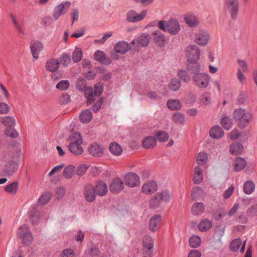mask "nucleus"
Segmentation results:
<instances>
[{
  "label": "nucleus",
  "mask_w": 257,
  "mask_h": 257,
  "mask_svg": "<svg viewBox=\"0 0 257 257\" xmlns=\"http://www.w3.org/2000/svg\"><path fill=\"white\" fill-rule=\"evenodd\" d=\"M124 182L130 187H135L140 184V179L135 173H128L124 177Z\"/></svg>",
  "instance_id": "nucleus-12"
},
{
  "label": "nucleus",
  "mask_w": 257,
  "mask_h": 257,
  "mask_svg": "<svg viewBox=\"0 0 257 257\" xmlns=\"http://www.w3.org/2000/svg\"><path fill=\"white\" fill-rule=\"evenodd\" d=\"M18 236L22 238L23 243L28 245L31 243L33 240V236L26 224L22 225L18 230Z\"/></svg>",
  "instance_id": "nucleus-7"
},
{
  "label": "nucleus",
  "mask_w": 257,
  "mask_h": 257,
  "mask_svg": "<svg viewBox=\"0 0 257 257\" xmlns=\"http://www.w3.org/2000/svg\"><path fill=\"white\" fill-rule=\"evenodd\" d=\"M20 154L13 156L4 167L3 172L7 176H12L16 173L19 167L20 162Z\"/></svg>",
  "instance_id": "nucleus-5"
},
{
  "label": "nucleus",
  "mask_w": 257,
  "mask_h": 257,
  "mask_svg": "<svg viewBox=\"0 0 257 257\" xmlns=\"http://www.w3.org/2000/svg\"><path fill=\"white\" fill-rule=\"evenodd\" d=\"M161 203L162 202L159 197L157 196V193L150 200V205L152 208H156L159 207Z\"/></svg>",
  "instance_id": "nucleus-56"
},
{
  "label": "nucleus",
  "mask_w": 257,
  "mask_h": 257,
  "mask_svg": "<svg viewBox=\"0 0 257 257\" xmlns=\"http://www.w3.org/2000/svg\"><path fill=\"white\" fill-rule=\"evenodd\" d=\"M70 56L66 53H63L60 58V62L62 65L66 67L71 63Z\"/></svg>",
  "instance_id": "nucleus-58"
},
{
  "label": "nucleus",
  "mask_w": 257,
  "mask_h": 257,
  "mask_svg": "<svg viewBox=\"0 0 257 257\" xmlns=\"http://www.w3.org/2000/svg\"><path fill=\"white\" fill-rule=\"evenodd\" d=\"M223 131L218 125L212 126L209 131L210 137L213 139H219L223 136Z\"/></svg>",
  "instance_id": "nucleus-27"
},
{
  "label": "nucleus",
  "mask_w": 257,
  "mask_h": 257,
  "mask_svg": "<svg viewBox=\"0 0 257 257\" xmlns=\"http://www.w3.org/2000/svg\"><path fill=\"white\" fill-rule=\"evenodd\" d=\"M52 197V194L50 192L44 193L39 198L38 203L40 205H44L49 202Z\"/></svg>",
  "instance_id": "nucleus-47"
},
{
  "label": "nucleus",
  "mask_w": 257,
  "mask_h": 257,
  "mask_svg": "<svg viewBox=\"0 0 257 257\" xmlns=\"http://www.w3.org/2000/svg\"><path fill=\"white\" fill-rule=\"evenodd\" d=\"M203 171L199 167H196L194 169V174L193 178L195 184H200L203 180Z\"/></svg>",
  "instance_id": "nucleus-36"
},
{
  "label": "nucleus",
  "mask_w": 257,
  "mask_h": 257,
  "mask_svg": "<svg viewBox=\"0 0 257 257\" xmlns=\"http://www.w3.org/2000/svg\"><path fill=\"white\" fill-rule=\"evenodd\" d=\"M157 145V140L155 137L148 136L142 142L143 147L146 149L154 148Z\"/></svg>",
  "instance_id": "nucleus-28"
},
{
  "label": "nucleus",
  "mask_w": 257,
  "mask_h": 257,
  "mask_svg": "<svg viewBox=\"0 0 257 257\" xmlns=\"http://www.w3.org/2000/svg\"><path fill=\"white\" fill-rule=\"evenodd\" d=\"M124 187L123 182L119 178H115L109 186V190L112 193H118Z\"/></svg>",
  "instance_id": "nucleus-17"
},
{
  "label": "nucleus",
  "mask_w": 257,
  "mask_h": 257,
  "mask_svg": "<svg viewBox=\"0 0 257 257\" xmlns=\"http://www.w3.org/2000/svg\"><path fill=\"white\" fill-rule=\"evenodd\" d=\"M233 117L238 121V125L240 128L246 127L252 118V114L249 112H245V109L241 108L235 109L233 113Z\"/></svg>",
  "instance_id": "nucleus-3"
},
{
  "label": "nucleus",
  "mask_w": 257,
  "mask_h": 257,
  "mask_svg": "<svg viewBox=\"0 0 257 257\" xmlns=\"http://www.w3.org/2000/svg\"><path fill=\"white\" fill-rule=\"evenodd\" d=\"M187 69L188 71L190 72L191 73L195 74L197 73H199L200 70V66L198 62H188V64L187 65Z\"/></svg>",
  "instance_id": "nucleus-41"
},
{
  "label": "nucleus",
  "mask_w": 257,
  "mask_h": 257,
  "mask_svg": "<svg viewBox=\"0 0 257 257\" xmlns=\"http://www.w3.org/2000/svg\"><path fill=\"white\" fill-rule=\"evenodd\" d=\"M189 243L191 247L197 248L200 246L201 243V238L198 235H193L190 237Z\"/></svg>",
  "instance_id": "nucleus-43"
},
{
  "label": "nucleus",
  "mask_w": 257,
  "mask_h": 257,
  "mask_svg": "<svg viewBox=\"0 0 257 257\" xmlns=\"http://www.w3.org/2000/svg\"><path fill=\"white\" fill-rule=\"evenodd\" d=\"M96 98H98V100L96 101V102L94 104V105L92 106V110L93 111L95 112L98 111L101 108L103 100L102 99V97H100V95L99 96H96L94 97V100L90 103L91 104L93 102H94L95 100H96Z\"/></svg>",
  "instance_id": "nucleus-57"
},
{
  "label": "nucleus",
  "mask_w": 257,
  "mask_h": 257,
  "mask_svg": "<svg viewBox=\"0 0 257 257\" xmlns=\"http://www.w3.org/2000/svg\"><path fill=\"white\" fill-rule=\"evenodd\" d=\"M95 192L94 187L91 184H87L84 189V197L88 202H93L95 199Z\"/></svg>",
  "instance_id": "nucleus-18"
},
{
  "label": "nucleus",
  "mask_w": 257,
  "mask_h": 257,
  "mask_svg": "<svg viewBox=\"0 0 257 257\" xmlns=\"http://www.w3.org/2000/svg\"><path fill=\"white\" fill-rule=\"evenodd\" d=\"M2 123L7 127H13L16 124V120L13 116H7L2 118Z\"/></svg>",
  "instance_id": "nucleus-45"
},
{
  "label": "nucleus",
  "mask_w": 257,
  "mask_h": 257,
  "mask_svg": "<svg viewBox=\"0 0 257 257\" xmlns=\"http://www.w3.org/2000/svg\"><path fill=\"white\" fill-rule=\"evenodd\" d=\"M186 55L188 58V62H198L200 53L199 48L194 45H190L186 48Z\"/></svg>",
  "instance_id": "nucleus-8"
},
{
  "label": "nucleus",
  "mask_w": 257,
  "mask_h": 257,
  "mask_svg": "<svg viewBox=\"0 0 257 257\" xmlns=\"http://www.w3.org/2000/svg\"><path fill=\"white\" fill-rule=\"evenodd\" d=\"M243 145L238 142L234 143L230 146L229 153L231 155H238L241 154L243 151Z\"/></svg>",
  "instance_id": "nucleus-30"
},
{
  "label": "nucleus",
  "mask_w": 257,
  "mask_h": 257,
  "mask_svg": "<svg viewBox=\"0 0 257 257\" xmlns=\"http://www.w3.org/2000/svg\"><path fill=\"white\" fill-rule=\"evenodd\" d=\"M71 3L69 1H64L55 7L53 17L55 20H57L61 15L65 14L69 9Z\"/></svg>",
  "instance_id": "nucleus-10"
},
{
  "label": "nucleus",
  "mask_w": 257,
  "mask_h": 257,
  "mask_svg": "<svg viewBox=\"0 0 257 257\" xmlns=\"http://www.w3.org/2000/svg\"><path fill=\"white\" fill-rule=\"evenodd\" d=\"M246 162L244 158L236 157L233 161L234 170L235 172H239L243 169L246 166Z\"/></svg>",
  "instance_id": "nucleus-31"
},
{
  "label": "nucleus",
  "mask_w": 257,
  "mask_h": 257,
  "mask_svg": "<svg viewBox=\"0 0 257 257\" xmlns=\"http://www.w3.org/2000/svg\"><path fill=\"white\" fill-rule=\"evenodd\" d=\"M70 86V83L68 80H63L59 81L56 86V88L61 91L67 90Z\"/></svg>",
  "instance_id": "nucleus-53"
},
{
  "label": "nucleus",
  "mask_w": 257,
  "mask_h": 257,
  "mask_svg": "<svg viewBox=\"0 0 257 257\" xmlns=\"http://www.w3.org/2000/svg\"><path fill=\"white\" fill-rule=\"evenodd\" d=\"M181 87V81L177 78H172L168 84L169 89L172 91H177Z\"/></svg>",
  "instance_id": "nucleus-42"
},
{
  "label": "nucleus",
  "mask_w": 257,
  "mask_h": 257,
  "mask_svg": "<svg viewBox=\"0 0 257 257\" xmlns=\"http://www.w3.org/2000/svg\"><path fill=\"white\" fill-rule=\"evenodd\" d=\"M205 207L201 202L194 203L191 207V213L193 215L199 216L204 212Z\"/></svg>",
  "instance_id": "nucleus-32"
},
{
  "label": "nucleus",
  "mask_w": 257,
  "mask_h": 257,
  "mask_svg": "<svg viewBox=\"0 0 257 257\" xmlns=\"http://www.w3.org/2000/svg\"><path fill=\"white\" fill-rule=\"evenodd\" d=\"M129 49V44L124 41H119L114 46V50L118 53L125 54Z\"/></svg>",
  "instance_id": "nucleus-25"
},
{
  "label": "nucleus",
  "mask_w": 257,
  "mask_h": 257,
  "mask_svg": "<svg viewBox=\"0 0 257 257\" xmlns=\"http://www.w3.org/2000/svg\"><path fill=\"white\" fill-rule=\"evenodd\" d=\"M210 77L205 73H199L193 75L192 80L198 87L204 89L206 88L209 83Z\"/></svg>",
  "instance_id": "nucleus-6"
},
{
  "label": "nucleus",
  "mask_w": 257,
  "mask_h": 257,
  "mask_svg": "<svg viewBox=\"0 0 257 257\" xmlns=\"http://www.w3.org/2000/svg\"><path fill=\"white\" fill-rule=\"evenodd\" d=\"M224 4L230 13L232 19H236L239 10L238 0H224Z\"/></svg>",
  "instance_id": "nucleus-11"
},
{
  "label": "nucleus",
  "mask_w": 257,
  "mask_h": 257,
  "mask_svg": "<svg viewBox=\"0 0 257 257\" xmlns=\"http://www.w3.org/2000/svg\"><path fill=\"white\" fill-rule=\"evenodd\" d=\"M89 168V166L86 164L79 165L76 169V174L78 176L83 175Z\"/></svg>",
  "instance_id": "nucleus-63"
},
{
  "label": "nucleus",
  "mask_w": 257,
  "mask_h": 257,
  "mask_svg": "<svg viewBox=\"0 0 257 257\" xmlns=\"http://www.w3.org/2000/svg\"><path fill=\"white\" fill-rule=\"evenodd\" d=\"M60 67V62L55 59H50L46 63V68L47 71L54 72L57 71Z\"/></svg>",
  "instance_id": "nucleus-23"
},
{
  "label": "nucleus",
  "mask_w": 257,
  "mask_h": 257,
  "mask_svg": "<svg viewBox=\"0 0 257 257\" xmlns=\"http://www.w3.org/2000/svg\"><path fill=\"white\" fill-rule=\"evenodd\" d=\"M221 125L224 129L229 130L232 126V121L231 118L228 116L223 117L221 120Z\"/></svg>",
  "instance_id": "nucleus-48"
},
{
  "label": "nucleus",
  "mask_w": 257,
  "mask_h": 257,
  "mask_svg": "<svg viewBox=\"0 0 257 257\" xmlns=\"http://www.w3.org/2000/svg\"><path fill=\"white\" fill-rule=\"evenodd\" d=\"M208 156L205 152H200L196 158L197 163L198 165H202L207 162Z\"/></svg>",
  "instance_id": "nucleus-54"
},
{
  "label": "nucleus",
  "mask_w": 257,
  "mask_h": 257,
  "mask_svg": "<svg viewBox=\"0 0 257 257\" xmlns=\"http://www.w3.org/2000/svg\"><path fill=\"white\" fill-rule=\"evenodd\" d=\"M146 15V11H143L140 14H138L134 11H130L127 14V20L132 23L138 22L143 19Z\"/></svg>",
  "instance_id": "nucleus-15"
},
{
  "label": "nucleus",
  "mask_w": 257,
  "mask_h": 257,
  "mask_svg": "<svg viewBox=\"0 0 257 257\" xmlns=\"http://www.w3.org/2000/svg\"><path fill=\"white\" fill-rule=\"evenodd\" d=\"M18 189V183L15 181L6 185L4 188V190L9 194L15 195L17 193Z\"/></svg>",
  "instance_id": "nucleus-40"
},
{
  "label": "nucleus",
  "mask_w": 257,
  "mask_h": 257,
  "mask_svg": "<svg viewBox=\"0 0 257 257\" xmlns=\"http://www.w3.org/2000/svg\"><path fill=\"white\" fill-rule=\"evenodd\" d=\"M242 244L241 240L240 238H236L231 241L229 245L230 249L236 252L237 251Z\"/></svg>",
  "instance_id": "nucleus-51"
},
{
  "label": "nucleus",
  "mask_w": 257,
  "mask_h": 257,
  "mask_svg": "<svg viewBox=\"0 0 257 257\" xmlns=\"http://www.w3.org/2000/svg\"><path fill=\"white\" fill-rule=\"evenodd\" d=\"M82 50L80 48H77L72 53V60L74 62L77 63L79 62L82 57Z\"/></svg>",
  "instance_id": "nucleus-52"
},
{
  "label": "nucleus",
  "mask_w": 257,
  "mask_h": 257,
  "mask_svg": "<svg viewBox=\"0 0 257 257\" xmlns=\"http://www.w3.org/2000/svg\"><path fill=\"white\" fill-rule=\"evenodd\" d=\"M86 81L83 79H79L76 84L77 89L79 91L84 90L85 97L87 99L88 105L94 100V97L99 96L103 91V86L100 83L95 85L94 89L91 86H86Z\"/></svg>",
  "instance_id": "nucleus-1"
},
{
  "label": "nucleus",
  "mask_w": 257,
  "mask_h": 257,
  "mask_svg": "<svg viewBox=\"0 0 257 257\" xmlns=\"http://www.w3.org/2000/svg\"><path fill=\"white\" fill-rule=\"evenodd\" d=\"M158 189V184L154 180H149L143 185L142 190L143 193L148 195H151Z\"/></svg>",
  "instance_id": "nucleus-13"
},
{
  "label": "nucleus",
  "mask_w": 257,
  "mask_h": 257,
  "mask_svg": "<svg viewBox=\"0 0 257 257\" xmlns=\"http://www.w3.org/2000/svg\"><path fill=\"white\" fill-rule=\"evenodd\" d=\"M157 196L159 197L161 202L167 204L171 200V194L168 189H164L157 193Z\"/></svg>",
  "instance_id": "nucleus-29"
},
{
  "label": "nucleus",
  "mask_w": 257,
  "mask_h": 257,
  "mask_svg": "<svg viewBox=\"0 0 257 257\" xmlns=\"http://www.w3.org/2000/svg\"><path fill=\"white\" fill-rule=\"evenodd\" d=\"M43 44L39 41L32 40L30 42L31 51L35 59L39 58V53L43 49Z\"/></svg>",
  "instance_id": "nucleus-14"
},
{
  "label": "nucleus",
  "mask_w": 257,
  "mask_h": 257,
  "mask_svg": "<svg viewBox=\"0 0 257 257\" xmlns=\"http://www.w3.org/2000/svg\"><path fill=\"white\" fill-rule=\"evenodd\" d=\"M173 121L177 124H183L185 122L184 115L180 112H176L173 115Z\"/></svg>",
  "instance_id": "nucleus-50"
},
{
  "label": "nucleus",
  "mask_w": 257,
  "mask_h": 257,
  "mask_svg": "<svg viewBox=\"0 0 257 257\" xmlns=\"http://www.w3.org/2000/svg\"><path fill=\"white\" fill-rule=\"evenodd\" d=\"M168 108L172 110H180L182 107V104L178 99H170L167 101Z\"/></svg>",
  "instance_id": "nucleus-38"
},
{
  "label": "nucleus",
  "mask_w": 257,
  "mask_h": 257,
  "mask_svg": "<svg viewBox=\"0 0 257 257\" xmlns=\"http://www.w3.org/2000/svg\"><path fill=\"white\" fill-rule=\"evenodd\" d=\"M36 207V205L32 206L31 210L29 211V214L32 219V222L34 224L37 223L40 219L38 212L35 211Z\"/></svg>",
  "instance_id": "nucleus-44"
},
{
  "label": "nucleus",
  "mask_w": 257,
  "mask_h": 257,
  "mask_svg": "<svg viewBox=\"0 0 257 257\" xmlns=\"http://www.w3.org/2000/svg\"><path fill=\"white\" fill-rule=\"evenodd\" d=\"M150 42V36L148 34L144 33L141 35L138 39L133 40L131 44L137 45L142 47H147L148 46Z\"/></svg>",
  "instance_id": "nucleus-19"
},
{
  "label": "nucleus",
  "mask_w": 257,
  "mask_h": 257,
  "mask_svg": "<svg viewBox=\"0 0 257 257\" xmlns=\"http://www.w3.org/2000/svg\"><path fill=\"white\" fill-rule=\"evenodd\" d=\"M105 148L99 144L94 143L88 148L89 153L94 157H100L103 153Z\"/></svg>",
  "instance_id": "nucleus-16"
},
{
  "label": "nucleus",
  "mask_w": 257,
  "mask_h": 257,
  "mask_svg": "<svg viewBox=\"0 0 257 257\" xmlns=\"http://www.w3.org/2000/svg\"><path fill=\"white\" fill-rule=\"evenodd\" d=\"M155 136L156 140L161 142H165L169 139V135L165 131H157L155 133Z\"/></svg>",
  "instance_id": "nucleus-46"
},
{
  "label": "nucleus",
  "mask_w": 257,
  "mask_h": 257,
  "mask_svg": "<svg viewBox=\"0 0 257 257\" xmlns=\"http://www.w3.org/2000/svg\"><path fill=\"white\" fill-rule=\"evenodd\" d=\"M244 192L247 195L252 194L255 190V184L250 180L246 181L243 186Z\"/></svg>",
  "instance_id": "nucleus-39"
},
{
  "label": "nucleus",
  "mask_w": 257,
  "mask_h": 257,
  "mask_svg": "<svg viewBox=\"0 0 257 257\" xmlns=\"http://www.w3.org/2000/svg\"><path fill=\"white\" fill-rule=\"evenodd\" d=\"M158 27L164 32H167L171 35H175L179 33L181 28L179 22L174 19L168 21H160L158 22Z\"/></svg>",
  "instance_id": "nucleus-4"
},
{
  "label": "nucleus",
  "mask_w": 257,
  "mask_h": 257,
  "mask_svg": "<svg viewBox=\"0 0 257 257\" xmlns=\"http://www.w3.org/2000/svg\"><path fill=\"white\" fill-rule=\"evenodd\" d=\"M92 118V114L89 109L83 110L80 115V119L83 123H88L91 121Z\"/></svg>",
  "instance_id": "nucleus-37"
},
{
  "label": "nucleus",
  "mask_w": 257,
  "mask_h": 257,
  "mask_svg": "<svg viewBox=\"0 0 257 257\" xmlns=\"http://www.w3.org/2000/svg\"><path fill=\"white\" fill-rule=\"evenodd\" d=\"M177 76L179 79L180 81H182L183 82H185L186 83H189L191 80V76H190L188 72L183 69H180L178 71Z\"/></svg>",
  "instance_id": "nucleus-35"
},
{
  "label": "nucleus",
  "mask_w": 257,
  "mask_h": 257,
  "mask_svg": "<svg viewBox=\"0 0 257 257\" xmlns=\"http://www.w3.org/2000/svg\"><path fill=\"white\" fill-rule=\"evenodd\" d=\"M154 41L159 46H164L166 43V38L164 34L158 30L154 31L152 33Z\"/></svg>",
  "instance_id": "nucleus-22"
},
{
  "label": "nucleus",
  "mask_w": 257,
  "mask_h": 257,
  "mask_svg": "<svg viewBox=\"0 0 257 257\" xmlns=\"http://www.w3.org/2000/svg\"><path fill=\"white\" fill-rule=\"evenodd\" d=\"M75 171V167L72 165H68L66 167L63 171V175L67 179H70L72 177Z\"/></svg>",
  "instance_id": "nucleus-49"
},
{
  "label": "nucleus",
  "mask_w": 257,
  "mask_h": 257,
  "mask_svg": "<svg viewBox=\"0 0 257 257\" xmlns=\"http://www.w3.org/2000/svg\"><path fill=\"white\" fill-rule=\"evenodd\" d=\"M196 101V97L194 94H189L184 98V101L186 104L193 105Z\"/></svg>",
  "instance_id": "nucleus-64"
},
{
  "label": "nucleus",
  "mask_w": 257,
  "mask_h": 257,
  "mask_svg": "<svg viewBox=\"0 0 257 257\" xmlns=\"http://www.w3.org/2000/svg\"><path fill=\"white\" fill-rule=\"evenodd\" d=\"M69 141L70 142L68 146L69 151L75 155H81L83 152L81 146L83 140L80 134L78 132L72 133L69 137Z\"/></svg>",
  "instance_id": "nucleus-2"
},
{
  "label": "nucleus",
  "mask_w": 257,
  "mask_h": 257,
  "mask_svg": "<svg viewBox=\"0 0 257 257\" xmlns=\"http://www.w3.org/2000/svg\"><path fill=\"white\" fill-rule=\"evenodd\" d=\"M94 59L104 65H109L111 63V59L106 57L104 53L100 50H97L94 54Z\"/></svg>",
  "instance_id": "nucleus-20"
},
{
  "label": "nucleus",
  "mask_w": 257,
  "mask_h": 257,
  "mask_svg": "<svg viewBox=\"0 0 257 257\" xmlns=\"http://www.w3.org/2000/svg\"><path fill=\"white\" fill-rule=\"evenodd\" d=\"M5 133L7 136L13 138H16L19 135L14 126L7 127L5 131Z\"/></svg>",
  "instance_id": "nucleus-59"
},
{
  "label": "nucleus",
  "mask_w": 257,
  "mask_h": 257,
  "mask_svg": "<svg viewBox=\"0 0 257 257\" xmlns=\"http://www.w3.org/2000/svg\"><path fill=\"white\" fill-rule=\"evenodd\" d=\"M11 18L16 29L19 31V32L21 34L24 35L25 32L22 28L21 25L17 21L16 18L12 14L11 15Z\"/></svg>",
  "instance_id": "nucleus-61"
},
{
  "label": "nucleus",
  "mask_w": 257,
  "mask_h": 257,
  "mask_svg": "<svg viewBox=\"0 0 257 257\" xmlns=\"http://www.w3.org/2000/svg\"><path fill=\"white\" fill-rule=\"evenodd\" d=\"M95 193L98 196H103L106 194L108 191L106 184L102 181L97 182L94 189Z\"/></svg>",
  "instance_id": "nucleus-26"
},
{
  "label": "nucleus",
  "mask_w": 257,
  "mask_h": 257,
  "mask_svg": "<svg viewBox=\"0 0 257 257\" xmlns=\"http://www.w3.org/2000/svg\"><path fill=\"white\" fill-rule=\"evenodd\" d=\"M212 226V222L207 219H204L201 220L198 224V228L201 232H206L211 228Z\"/></svg>",
  "instance_id": "nucleus-34"
},
{
  "label": "nucleus",
  "mask_w": 257,
  "mask_h": 257,
  "mask_svg": "<svg viewBox=\"0 0 257 257\" xmlns=\"http://www.w3.org/2000/svg\"><path fill=\"white\" fill-rule=\"evenodd\" d=\"M211 96L210 94L208 92H206L201 95L200 97V102L205 105H208L210 103Z\"/></svg>",
  "instance_id": "nucleus-60"
},
{
  "label": "nucleus",
  "mask_w": 257,
  "mask_h": 257,
  "mask_svg": "<svg viewBox=\"0 0 257 257\" xmlns=\"http://www.w3.org/2000/svg\"><path fill=\"white\" fill-rule=\"evenodd\" d=\"M238 62L239 64V68L237 70H240L241 72L247 73L248 72V66L246 62L243 60L238 59Z\"/></svg>",
  "instance_id": "nucleus-62"
},
{
  "label": "nucleus",
  "mask_w": 257,
  "mask_h": 257,
  "mask_svg": "<svg viewBox=\"0 0 257 257\" xmlns=\"http://www.w3.org/2000/svg\"><path fill=\"white\" fill-rule=\"evenodd\" d=\"M246 213L250 218L257 216V203L251 205L247 209Z\"/></svg>",
  "instance_id": "nucleus-55"
},
{
  "label": "nucleus",
  "mask_w": 257,
  "mask_h": 257,
  "mask_svg": "<svg viewBox=\"0 0 257 257\" xmlns=\"http://www.w3.org/2000/svg\"><path fill=\"white\" fill-rule=\"evenodd\" d=\"M162 220V216L160 214H156L152 217L149 223L150 229L155 232L159 228L160 224Z\"/></svg>",
  "instance_id": "nucleus-21"
},
{
  "label": "nucleus",
  "mask_w": 257,
  "mask_h": 257,
  "mask_svg": "<svg viewBox=\"0 0 257 257\" xmlns=\"http://www.w3.org/2000/svg\"><path fill=\"white\" fill-rule=\"evenodd\" d=\"M110 153L116 156H120L122 153L121 146L116 142H112L109 145Z\"/></svg>",
  "instance_id": "nucleus-33"
},
{
  "label": "nucleus",
  "mask_w": 257,
  "mask_h": 257,
  "mask_svg": "<svg viewBox=\"0 0 257 257\" xmlns=\"http://www.w3.org/2000/svg\"><path fill=\"white\" fill-rule=\"evenodd\" d=\"M154 247V240L151 236H147L143 241V248L145 251L148 254L152 253Z\"/></svg>",
  "instance_id": "nucleus-24"
},
{
  "label": "nucleus",
  "mask_w": 257,
  "mask_h": 257,
  "mask_svg": "<svg viewBox=\"0 0 257 257\" xmlns=\"http://www.w3.org/2000/svg\"><path fill=\"white\" fill-rule=\"evenodd\" d=\"M210 39V35L207 31L200 29L194 35V41L199 46H205Z\"/></svg>",
  "instance_id": "nucleus-9"
}]
</instances>
